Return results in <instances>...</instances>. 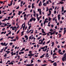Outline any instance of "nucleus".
<instances>
[{"mask_svg": "<svg viewBox=\"0 0 66 66\" xmlns=\"http://www.w3.org/2000/svg\"><path fill=\"white\" fill-rule=\"evenodd\" d=\"M39 15H42V11H41L39 12Z\"/></svg>", "mask_w": 66, "mask_h": 66, "instance_id": "7c9ffc66", "label": "nucleus"}, {"mask_svg": "<svg viewBox=\"0 0 66 66\" xmlns=\"http://www.w3.org/2000/svg\"><path fill=\"white\" fill-rule=\"evenodd\" d=\"M33 35H31V36L29 37V39H33L34 38V40L35 39V38H34V37H33Z\"/></svg>", "mask_w": 66, "mask_h": 66, "instance_id": "f257e3e1", "label": "nucleus"}, {"mask_svg": "<svg viewBox=\"0 0 66 66\" xmlns=\"http://www.w3.org/2000/svg\"><path fill=\"white\" fill-rule=\"evenodd\" d=\"M24 26H23V30H24V28H25V27L26 26V25H25V24H24Z\"/></svg>", "mask_w": 66, "mask_h": 66, "instance_id": "4be33fe9", "label": "nucleus"}, {"mask_svg": "<svg viewBox=\"0 0 66 66\" xmlns=\"http://www.w3.org/2000/svg\"><path fill=\"white\" fill-rule=\"evenodd\" d=\"M42 32L44 33V34H45V32L44 31H42Z\"/></svg>", "mask_w": 66, "mask_h": 66, "instance_id": "774afa93", "label": "nucleus"}, {"mask_svg": "<svg viewBox=\"0 0 66 66\" xmlns=\"http://www.w3.org/2000/svg\"><path fill=\"white\" fill-rule=\"evenodd\" d=\"M62 10L61 12L62 13L63 12H64V7L63 6H62Z\"/></svg>", "mask_w": 66, "mask_h": 66, "instance_id": "0eeeda50", "label": "nucleus"}, {"mask_svg": "<svg viewBox=\"0 0 66 66\" xmlns=\"http://www.w3.org/2000/svg\"><path fill=\"white\" fill-rule=\"evenodd\" d=\"M34 64H27L26 66H33Z\"/></svg>", "mask_w": 66, "mask_h": 66, "instance_id": "20e7f679", "label": "nucleus"}, {"mask_svg": "<svg viewBox=\"0 0 66 66\" xmlns=\"http://www.w3.org/2000/svg\"><path fill=\"white\" fill-rule=\"evenodd\" d=\"M25 48H23L22 50H20V51L21 52L23 51V50H25Z\"/></svg>", "mask_w": 66, "mask_h": 66, "instance_id": "f3484780", "label": "nucleus"}, {"mask_svg": "<svg viewBox=\"0 0 66 66\" xmlns=\"http://www.w3.org/2000/svg\"><path fill=\"white\" fill-rule=\"evenodd\" d=\"M10 29H12V30H15L14 29H16L17 27L16 26H14V27L11 26L10 27Z\"/></svg>", "mask_w": 66, "mask_h": 66, "instance_id": "f03ea898", "label": "nucleus"}, {"mask_svg": "<svg viewBox=\"0 0 66 66\" xmlns=\"http://www.w3.org/2000/svg\"><path fill=\"white\" fill-rule=\"evenodd\" d=\"M45 48V46L44 47H42L41 48V49H44Z\"/></svg>", "mask_w": 66, "mask_h": 66, "instance_id": "cd10ccee", "label": "nucleus"}, {"mask_svg": "<svg viewBox=\"0 0 66 66\" xmlns=\"http://www.w3.org/2000/svg\"><path fill=\"white\" fill-rule=\"evenodd\" d=\"M19 13L18 14V15H20V14H21L22 13V11H21L20 12V11H19L18 12Z\"/></svg>", "mask_w": 66, "mask_h": 66, "instance_id": "1a4fd4ad", "label": "nucleus"}, {"mask_svg": "<svg viewBox=\"0 0 66 66\" xmlns=\"http://www.w3.org/2000/svg\"><path fill=\"white\" fill-rule=\"evenodd\" d=\"M5 52H7V54H9V53L10 52V51H6Z\"/></svg>", "mask_w": 66, "mask_h": 66, "instance_id": "5701e85b", "label": "nucleus"}, {"mask_svg": "<svg viewBox=\"0 0 66 66\" xmlns=\"http://www.w3.org/2000/svg\"><path fill=\"white\" fill-rule=\"evenodd\" d=\"M24 37L25 38H26V40H28V36H25Z\"/></svg>", "mask_w": 66, "mask_h": 66, "instance_id": "ddd939ff", "label": "nucleus"}, {"mask_svg": "<svg viewBox=\"0 0 66 66\" xmlns=\"http://www.w3.org/2000/svg\"><path fill=\"white\" fill-rule=\"evenodd\" d=\"M50 31H51V32H53V30L52 29H50Z\"/></svg>", "mask_w": 66, "mask_h": 66, "instance_id": "a878e982", "label": "nucleus"}, {"mask_svg": "<svg viewBox=\"0 0 66 66\" xmlns=\"http://www.w3.org/2000/svg\"><path fill=\"white\" fill-rule=\"evenodd\" d=\"M34 14H36V12H35V11L34 10Z\"/></svg>", "mask_w": 66, "mask_h": 66, "instance_id": "864d4df0", "label": "nucleus"}, {"mask_svg": "<svg viewBox=\"0 0 66 66\" xmlns=\"http://www.w3.org/2000/svg\"><path fill=\"white\" fill-rule=\"evenodd\" d=\"M34 4H35L34 3L32 4V9H33L34 7Z\"/></svg>", "mask_w": 66, "mask_h": 66, "instance_id": "9d476101", "label": "nucleus"}, {"mask_svg": "<svg viewBox=\"0 0 66 66\" xmlns=\"http://www.w3.org/2000/svg\"><path fill=\"white\" fill-rule=\"evenodd\" d=\"M37 61L38 62H41V60H37Z\"/></svg>", "mask_w": 66, "mask_h": 66, "instance_id": "49530a36", "label": "nucleus"}, {"mask_svg": "<svg viewBox=\"0 0 66 66\" xmlns=\"http://www.w3.org/2000/svg\"><path fill=\"white\" fill-rule=\"evenodd\" d=\"M47 50V48H45V50H43V51H44V52H45Z\"/></svg>", "mask_w": 66, "mask_h": 66, "instance_id": "473e14b6", "label": "nucleus"}, {"mask_svg": "<svg viewBox=\"0 0 66 66\" xmlns=\"http://www.w3.org/2000/svg\"><path fill=\"white\" fill-rule=\"evenodd\" d=\"M46 9H47V10L46 11V12H47V11H48V7H47Z\"/></svg>", "mask_w": 66, "mask_h": 66, "instance_id": "603ef678", "label": "nucleus"}, {"mask_svg": "<svg viewBox=\"0 0 66 66\" xmlns=\"http://www.w3.org/2000/svg\"><path fill=\"white\" fill-rule=\"evenodd\" d=\"M33 20L34 21H35L36 20V19L34 18H32L30 20V22H31Z\"/></svg>", "mask_w": 66, "mask_h": 66, "instance_id": "7ed1b4c3", "label": "nucleus"}, {"mask_svg": "<svg viewBox=\"0 0 66 66\" xmlns=\"http://www.w3.org/2000/svg\"><path fill=\"white\" fill-rule=\"evenodd\" d=\"M21 54H23V53H24V52H21Z\"/></svg>", "mask_w": 66, "mask_h": 66, "instance_id": "bf43d9fd", "label": "nucleus"}, {"mask_svg": "<svg viewBox=\"0 0 66 66\" xmlns=\"http://www.w3.org/2000/svg\"><path fill=\"white\" fill-rule=\"evenodd\" d=\"M53 65L54 66H56L57 65V64L56 63V62H55L53 63Z\"/></svg>", "mask_w": 66, "mask_h": 66, "instance_id": "dca6fc26", "label": "nucleus"}, {"mask_svg": "<svg viewBox=\"0 0 66 66\" xmlns=\"http://www.w3.org/2000/svg\"><path fill=\"white\" fill-rule=\"evenodd\" d=\"M43 6H46V5H47V4L46 3H44L43 4Z\"/></svg>", "mask_w": 66, "mask_h": 66, "instance_id": "412c9836", "label": "nucleus"}, {"mask_svg": "<svg viewBox=\"0 0 66 66\" xmlns=\"http://www.w3.org/2000/svg\"><path fill=\"white\" fill-rule=\"evenodd\" d=\"M50 2V3H52V2H51V1L50 0H48V2Z\"/></svg>", "mask_w": 66, "mask_h": 66, "instance_id": "052dcab7", "label": "nucleus"}, {"mask_svg": "<svg viewBox=\"0 0 66 66\" xmlns=\"http://www.w3.org/2000/svg\"><path fill=\"white\" fill-rule=\"evenodd\" d=\"M43 41H42L41 42H39L38 43L39 44H40V45H42V44H43Z\"/></svg>", "mask_w": 66, "mask_h": 66, "instance_id": "a211bd4d", "label": "nucleus"}, {"mask_svg": "<svg viewBox=\"0 0 66 66\" xmlns=\"http://www.w3.org/2000/svg\"><path fill=\"white\" fill-rule=\"evenodd\" d=\"M64 57H66V53L64 55Z\"/></svg>", "mask_w": 66, "mask_h": 66, "instance_id": "3c124183", "label": "nucleus"}, {"mask_svg": "<svg viewBox=\"0 0 66 66\" xmlns=\"http://www.w3.org/2000/svg\"><path fill=\"white\" fill-rule=\"evenodd\" d=\"M51 25L50 24H48L47 26L48 27H50Z\"/></svg>", "mask_w": 66, "mask_h": 66, "instance_id": "680f3d73", "label": "nucleus"}, {"mask_svg": "<svg viewBox=\"0 0 66 66\" xmlns=\"http://www.w3.org/2000/svg\"><path fill=\"white\" fill-rule=\"evenodd\" d=\"M50 42V40L47 42V44H49V43Z\"/></svg>", "mask_w": 66, "mask_h": 66, "instance_id": "6e6d98bb", "label": "nucleus"}, {"mask_svg": "<svg viewBox=\"0 0 66 66\" xmlns=\"http://www.w3.org/2000/svg\"><path fill=\"white\" fill-rule=\"evenodd\" d=\"M46 54H44L43 55H42V56H40V58H43V57H44V56H44V55H45Z\"/></svg>", "mask_w": 66, "mask_h": 66, "instance_id": "6e6552de", "label": "nucleus"}, {"mask_svg": "<svg viewBox=\"0 0 66 66\" xmlns=\"http://www.w3.org/2000/svg\"><path fill=\"white\" fill-rule=\"evenodd\" d=\"M60 54H61V55H63L64 54L62 52H60L59 53Z\"/></svg>", "mask_w": 66, "mask_h": 66, "instance_id": "37998d69", "label": "nucleus"}, {"mask_svg": "<svg viewBox=\"0 0 66 66\" xmlns=\"http://www.w3.org/2000/svg\"><path fill=\"white\" fill-rule=\"evenodd\" d=\"M37 19L38 21H39V19H40V18H37Z\"/></svg>", "mask_w": 66, "mask_h": 66, "instance_id": "e2e57ef3", "label": "nucleus"}, {"mask_svg": "<svg viewBox=\"0 0 66 66\" xmlns=\"http://www.w3.org/2000/svg\"><path fill=\"white\" fill-rule=\"evenodd\" d=\"M60 4H63L64 3V2H60Z\"/></svg>", "mask_w": 66, "mask_h": 66, "instance_id": "f704fd0d", "label": "nucleus"}, {"mask_svg": "<svg viewBox=\"0 0 66 66\" xmlns=\"http://www.w3.org/2000/svg\"><path fill=\"white\" fill-rule=\"evenodd\" d=\"M11 55L12 56H13L14 55V54L13 53V52H12L11 53Z\"/></svg>", "mask_w": 66, "mask_h": 66, "instance_id": "b1692460", "label": "nucleus"}, {"mask_svg": "<svg viewBox=\"0 0 66 66\" xmlns=\"http://www.w3.org/2000/svg\"><path fill=\"white\" fill-rule=\"evenodd\" d=\"M31 62L30 63H33V61L32 60H31Z\"/></svg>", "mask_w": 66, "mask_h": 66, "instance_id": "8fccbe9b", "label": "nucleus"}, {"mask_svg": "<svg viewBox=\"0 0 66 66\" xmlns=\"http://www.w3.org/2000/svg\"><path fill=\"white\" fill-rule=\"evenodd\" d=\"M54 13L55 14H56V11H54Z\"/></svg>", "mask_w": 66, "mask_h": 66, "instance_id": "5fc2aeb1", "label": "nucleus"}, {"mask_svg": "<svg viewBox=\"0 0 66 66\" xmlns=\"http://www.w3.org/2000/svg\"><path fill=\"white\" fill-rule=\"evenodd\" d=\"M41 37H41V36H40V37H38L37 38L38 39H40V38H41Z\"/></svg>", "mask_w": 66, "mask_h": 66, "instance_id": "c9c22d12", "label": "nucleus"}, {"mask_svg": "<svg viewBox=\"0 0 66 66\" xmlns=\"http://www.w3.org/2000/svg\"><path fill=\"white\" fill-rule=\"evenodd\" d=\"M7 56V54H6V53L4 55V57H6Z\"/></svg>", "mask_w": 66, "mask_h": 66, "instance_id": "393cba45", "label": "nucleus"}, {"mask_svg": "<svg viewBox=\"0 0 66 66\" xmlns=\"http://www.w3.org/2000/svg\"><path fill=\"white\" fill-rule=\"evenodd\" d=\"M63 28H60V30H61L62 31V30H63Z\"/></svg>", "mask_w": 66, "mask_h": 66, "instance_id": "58836bf2", "label": "nucleus"}, {"mask_svg": "<svg viewBox=\"0 0 66 66\" xmlns=\"http://www.w3.org/2000/svg\"><path fill=\"white\" fill-rule=\"evenodd\" d=\"M11 39H13V38H14V37H11Z\"/></svg>", "mask_w": 66, "mask_h": 66, "instance_id": "4d7b16f0", "label": "nucleus"}, {"mask_svg": "<svg viewBox=\"0 0 66 66\" xmlns=\"http://www.w3.org/2000/svg\"><path fill=\"white\" fill-rule=\"evenodd\" d=\"M45 43H46V42H44V43H42L43 45H45Z\"/></svg>", "mask_w": 66, "mask_h": 66, "instance_id": "de8ad7c7", "label": "nucleus"}, {"mask_svg": "<svg viewBox=\"0 0 66 66\" xmlns=\"http://www.w3.org/2000/svg\"><path fill=\"white\" fill-rule=\"evenodd\" d=\"M51 15V14H50V13H49V14H47V16H50Z\"/></svg>", "mask_w": 66, "mask_h": 66, "instance_id": "338daca9", "label": "nucleus"}, {"mask_svg": "<svg viewBox=\"0 0 66 66\" xmlns=\"http://www.w3.org/2000/svg\"><path fill=\"white\" fill-rule=\"evenodd\" d=\"M49 11H53V9H52V8H50L49 9Z\"/></svg>", "mask_w": 66, "mask_h": 66, "instance_id": "2f4dec72", "label": "nucleus"}, {"mask_svg": "<svg viewBox=\"0 0 66 66\" xmlns=\"http://www.w3.org/2000/svg\"><path fill=\"white\" fill-rule=\"evenodd\" d=\"M29 50L28 49H27L26 50H25V51H29Z\"/></svg>", "mask_w": 66, "mask_h": 66, "instance_id": "79ce46f5", "label": "nucleus"}, {"mask_svg": "<svg viewBox=\"0 0 66 66\" xmlns=\"http://www.w3.org/2000/svg\"><path fill=\"white\" fill-rule=\"evenodd\" d=\"M10 63L11 65H13V64H14V63H13V61L11 62Z\"/></svg>", "mask_w": 66, "mask_h": 66, "instance_id": "72a5a7b5", "label": "nucleus"}, {"mask_svg": "<svg viewBox=\"0 0 66 66\" xmlns=\"http://www.w3.org/2000/svg\"><path fill=\"white\" fill-rule=\"evenodd\" d=\"M48 22V21H44V22L43 23V24H45L46 23H47Z\"/></svg>", "mask_w": 66, "mask_h": 66, "instance_id": "2eb2a0df", "label": "nucleus"}, {"mask_svg": "<svg viewBox=\"0 0 66 66\" xmlns=\"http://www.w3.org/2000/svg\"><path fill=\"white\" fill-rule=\"evenodd\" d=\"M49 13L50 14H51V11H50V10H49Z\"/></svg>", "mask_w": 66, "mask_h": 66, "instance_id": "09e8293b", "label": "nucleus"}, {"mask_svg": "<svg viewBox=\"0 0 66 66\" xmlns=\"http://www.w3.org/2000/svg\"><path fill=\"white\" fill-rule=\"evenodd\" d=\"M27 20V18L26 17L24 18V20Z\"/></svg>", "mask_w": 66, "mask_h": 66, "instance_id": "69168bd1", "label": "nucleus"}, {"mask_svg": "<svg viewBox=\"0 0 66 66\" xmlns=\"http://www.w3.org/2000/svg\"><path fill=\"white\" fill-rule=\"evenodd\" d=\"M24 25V24H23L22 25V27H21L20 29H21L23 27V25Z\"/></svg>", "mask_w": 66, "mask_h": 66, "instance_id": "c03bdc74", "label": "nucleus"}, {"mask_svg": "<svg viewBox=\"0 0 66 66\" xmlns=\"http://www.w3.org/2000/svg\"><path fill=\"white\" fill-rule=\"evenodd\" d=\"M5 33H6V31H5L4 32H1V34H5Z\"/></svg>", "mask_w": 66, "mask_h": 66, "instance_id": "6ab92c4d", "label": "nucleus"}, {"mask_svg": "<svg viewBox=\"0 0 66 66\" xmlns=\"http://www.w3.org/2000/svg\"><path fill=\"white\" fill-rule=\"evenodd\" d=\"M3 49H2L1 50V51H0V52H3V49Z\"/></svg>", "mask_w": 66, "mask_h": 66, "instance_id": "4c0bfd02", "label": "nucleus"}, {"mask_svg": "<svg viewBox=\"0 0 66 66\" xmlns=\"http://www.w3.org/2000/svg\"><path fill=\"white\" fill-rule=\"evenodd\" d=\"M19 7L18 6V7L16 8V9L18 10V9H19Z\"/></svg>", "mask_w": 66, "mask_h": 66, "instance_id": "13d9d810", "label": "nucleus"}, {"mask_svg": "<svg viewBox=\"0 0 66 66\" xmlns=\"http://www.w3.org/2000/svg\"><path fill=\"white\" fill-rule=\"evenodd\" d=\"M51 44H52L51 46L52 47H53V46H54V42H52L51 43Z\"/></svg>", "mask_w": 66, "mask_h": 66, "instance_id": "f8f14e48", "label": "nucleus"}, {"mask_svg": "<svg viewBox=\"0 0 66 66\" xmlns=\"http://www.w3.org/2000/svg\"><path fill=\"white\" fill-rule=\"evenodd\" d=\"M41 65L43 66H45L47 65V64H42Z\"/></svg>", "mask_w": 66, "mask_h": 66, "instance_id": "bb28decb", "label": "nucleus"}, {"mask_svg": "<svg viewBox=\"0 0 66 66\" xmlns=\"http://www.w3.org/2000/svg\"><path fill=\"white\" fill-rule=\"evenodd\" d=\"M46 4H49V1H47Z\"/></svg>", "mask_w": 66, "mask_h": 66, "instance_id": "a19ab883", "label": "nucleus"}, {"mask_svg": "<svg viewBox=\"0 0 66 66\" xmlns=\"http://www.w3.org/2000/svg\"><path fill=\"white\" fill-rule=\"evenodd\" d=\"M11 16H9L8 17V19H7L8 20H9L10 19V18H11Z\"/></svg>", "mask_w": 66, "mask_h": 66, "instance_id": "c85d7f7f", "label": "nucleus"}, {"mask_svg": "<svg viewBox=\"0 0 66 66\" xmlns=\"http://www.w3.org/2000/svg\"><path fill=\"white\" fill-rule=\"evenodd\" d=\"M5 43L4 42V43H3V46H6L7 45H8V43H7L6 44H5Z\"/></svg>", "mask_w": 66, "mask_h": 66, "instance_id": "4468645a", "label": "nucleus"}, {"mask_svg": "<svg viewBox=\"0 0 66 66\" xmlns=\"http://www.w3.org/2000/svg\"><path fill=\"white\" fill-rule=\"evenodd\" d=\"M56 32V31H53V32H52V33H53V34H55V33Z\"/></svg>", "mask_w": 66, "mask_h": 66, "instance_id": "e433bc0d", "label": "nucleus"}, {"mask_svg": "<svg viewBox=\"0 0 66 66\" xmlns=\"http://www.w3.org/2000/svg\"><path fill=\"white\" fill-rule=\"evenodd\" d=\"M66 57H63L62 58V60L63 61V62H64L65 61V59H66Z\"/></svg>", "mask_w": 66, "mask_h": 66, "instance_id": "39448f33", "label": "nucleus"}, {"mask_svg": "<svg viewBox=\"0 0 66 66\" xmlns=\"http://www.w3.org/2000/svg\"><path fill=\"white\" fill-rule=\"evenodd\" d=\"M58 18L59 21H60V18H61V17H58Z\"/></svg>", "mask_w": 66, "mask_h": 66, "instance_id": "a18cd8bd", "label": "nucleus"}, {"mask_svg": "<svg viewBox=\"0 0 66 66\" xmlns=\"http://www.w3.org/2000/svg\"><path fill=\"white\" fill-rule=\"evenodd\" d=\"M42 5V2L40 1V3L39 4V6H41Z\"/></svg>", "mask_w": 66, "mask_h": 66, "instance_id": "9b49d317", "label": "nucleus"}, {"mask_svg": "<svg viewBox=\"0 0 66 66\" xmlns=\"http://www.w3.org/2000/svg\"><path fill=\"white\" fill-rule=\"evenodd\" d=\"M38 12H42L41 11V9H38Z\"/></svg>", "mask_w": 66, "mask_h": 66, "instance_id": "aec40b11", "label": "nucleus"}, {"mask_svg": "<svg viewBox=\"0 0 66 66\" xmlns=\"http://www.w3.org/2000/svg\"><path fill=\"white\" fill-rule=\"evenodd\" d=\"M49 17V19L48 20V21H50V20H51V19H51V18H50L49 17Z\"/></svg>", "mask_w": 66, "mask_h": 66, "instance_id": "c756f323", "label": "nucleus"}, {"mask_svg": "<svg viewBox=\"0 0 66 66\" xmlns=\"http://www.w3.org/2000/svg\"><path fill=\"white\" fill-rule=\"evenodd\" d=\"M28 61V60H26V61H24V63H26Z\"/></svg>", "mask_w": 66, "mask_h": 66, "instance_id": "0e129e2a", "label": "nucleus"}, {"mask_svg": "<svg viewBox=\"0 0 66 66\" xmlns=\"http://www.w3.org/2000/svg\"><path fill=\"white\" fill-rule=\"evenodd\" d=\"M34 55V54H32V53H30V54H28V56H33V55Z\"/></svg>", "mask_w": 66, "mask_h": 66, "instance_id": "423d86ee", "label": "nucleus"}, {"mask_svg": "<svg viewBox=\"0 0 66 66\" xmlns=\"http://www.w3.org/2000/svg\"><path fill=\"white\" fill-rule=\"evenodd\" d=\"M59 35L60 36L59 37V38H60V37H61V36H62V35H61V34H59Z\"/></svg>", "mask_w": 66, "mask_h": 66, "instance_id": "ea45409f", "label": "nucleus"}]
</instances>
